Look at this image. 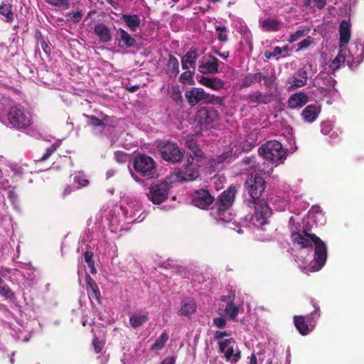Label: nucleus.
I'll return each instance as SVG.
<instances>
[{
    "instance_id": "obj_60",
    "label": "nucleus",
    "mask_w": 364,
    "mask_h": 364,
    "mask_svg": "<svg viewBox=\"0 0 364 364\" xmlns=\"http://www.w3.org/2000/svg\"><path fill=\"white\" fill-rule=\"evenodd\" d=\"M331 124L328 122L322 123L321 124V132L323 134H328L331 130Z\"/></svg>"
},
{
    "instance_id": "obj_16",
    "label": "nucleus",
    "mask_w": 364,
    "mask_h": 364,
    "mask_svg": "<svg viewBox=\"0 0 364 364\" xmlns=\"http://www.w3.org/2000/svg\"><path fill=\"white\" fill-rule=\"evenodd\" d=\"M78 280L80 284L85 281L87 285V291L90 297L99 299L100 291L96 283L92 279L90 275L84 272L81 268L78 269Z\"/></svg>"
},
{
    "instance_id": "obj_49",
    "label": "nucleus",
    "mask_w": 364,
    "mask_h": 364,
    "mask_svg": "<svg viewBox=\"0 0 364 364\" xmlns=\"http://www.w3.org/2000/svg\"><path fill=\"white\" fill-rule=\"evenodd\" d=\"M75 182L78 185V188L85 187L89 183L88 180L85 178V176L81 173L75 176Z\"/></svg>"
},
{
    "instance_id": "obj_47",
    "label": "nucleus",
    "mask_w": 364,
    "mask_h": 364,
    "mask_svg": "<svg viewBox=\"0 0 364 364\" xmlns=\"http://www.w3.org/2000/svg\"><path fill=\"white\" fill-rule=\"evenodd\" d=\"M209 168L207 172L211 175L216 170L219 169L222 166V161H208Z\"/></svg>"
},
{
    "instance_id": "obj_64",
    "label": "nucleus",
    "mask_w": 364,
    "mask_h": 364,
    "mask_svg": "<svg viewBox=\"0 0 364 364\" xmlns=\"http://www.w3.org/2000/svg\"><path fill=\"white\" fill-rule=\"evenodd\" d=\"M257 358L255 354H252L250 356V364H257Z\"/></svg>"
},
{
    "instance_id": "obj_54",
    "label": "nucleus",
    "mask_w": 364,
    "mask_h": 364,
    "mask_svg": "<svg viewBox=\"0 0 364 364\" xmlns=\"http://www.w3.org/2000/svg\"><path fill=\"white\" fill-rule=\"evenodd\" d=\"M230 335V331H218L215 332L214 338L215 340H218V342L219 341L223 340V338L224 336H228Z\"/></svg>"
},
{
    "instance_id": "obj_4",
    "label": "nucleus",
    "mask_w": 364,
    "mask_h": 364,
    "mask_svg": "<svg viewBox=\"0 0 364 364\" xmlns=\"http://www.w3.org/2000/svg\"><path fill=\"white\" fill-rule=\"evenodd\" d=\"M7 119L11 126L16 129H26L32 122L30 112L20 105L9 108Z\"/></svg>"
},
{
    "instance_id": "obj_2",
    "label": "nucleus",
    "mask_w": 364,
    "mask_h": 364,
    "mask_svg": "<svg viewBox=\"0 0 364 364\" xmlns=\"http://www.w3.org/2000/svg\"><path fill=\"white\" fill-rule=\"evenodd\" d=\"M272 168L269 170L255 171L252 172L245 183V191L249 195L252 200L259 199L265 189V179L264 176L269 174Z\"/></svg>"
},
{
    "instance_id": "obj_37",
    "label": "nucleus",
    "mask_w": 364,
    "mask_h": 364,
    "mask_svg": "<svg viewBox=\"0 0 364 364\" xmlns=\"http://www.w3.org/2000/svg\"><path fill=\"white\" fill-rule=\"evenodd\" d=\"M187 147L191 151V157L193 159L194 157L201 158L203 156V151L199 148L197 142L194 139H190L186 141Z\"/></svg>"
},
{
    "instance_id": "obj_1",
    "label": "nucleus",
    "mask_w": 364,
    "mask_h": 364,
    "mask_svg": "<svg viewBox=\"0 0 364 364\" xmlns=\"http://www.w3.org/2000/svg\"><path fill=\"white\" fill-rule=\"evenodd\" d=\"M291 239L294 242L303 248L311 246L312 244L315 246L314 261L309 265H306L304 262L299 264L302 271L306 273L317 272L324 266L327 258V248L326 244L318 237L313 234L302 235L299 232H293Z\"/></svg>"
},
{
    "instance_id": "obj_52",
    "label": "nucleus",
    "mask_w": 364,
    "mask_h": 364,
    "mask_svg": "<svg viewBox=\"0 0 364 364\" xmlns=\"http://www.w3.org/2000/svg\"><path fill=\"white\" fill-rule=\"evenodd\" d=\"M311 43H312V41L309 39V38H305V39L302 40L301 41H300L297 44V46H298L299 50H304V49H306L308 47H309Z\"/></svg>"
},
{
    "instance_id": "obj_51",
    "label": "nucleus",
    "mask_w": 364,
    "mask_h": 364,
    "mask_svg": "<svg viewBox=\"0 0 364 364\" xmlns=\"http://www.w3.org/2000/svg\"><path fill=\"white\" fill-rule=\"evenodd\" d=\"M46 1L48 4H50L51 6H58V7L65 6L67 8L69 6L68 0H46Z\"/></svg>"
},
{
    "instance_id": "obj_57",
    "label": "nucleus",
    "mask_w": 364,
    "mask_h": 364,
    "mask_svg": "<svg viewBox=\"0 0 364 364\" xmlns=\"http://www.w3.org/2000/svg\"><path fill=\"white\" fill-rule=\"evenodd\" d=\"M92 343H93L95 352L100 353L103 347V343L100 341H98L96 338H94Z\"/></svg>"
},
{
    "instance_id": "obj_55",
    "label": "nucleus",
    "mask_w": 364,
    "mask_h": 364,
    "mask_svg": "<svg viewBox=\"0 0 364 364\" xmlns=\"http://www.w3.org/2000/svg\"><path fill=\"white\" fill-rule=\"evenodd\" d=\"M69 15L70 16V19L75 23L79 22L82 16V14L80 11L74 12L70 14Z\"/></svg>"
},
{
    "instance_id": "obj_13",
    "label": "nucleus",
    "mask_w": 364,
    "mask_h": 364,
    "mask_svg": "<svg viewBox=\"0 0 364 364\" xmlns=\"http://www.w3.org/2000/svg\"><path fill=\"white\" fill-rule=\"evenodd\" d=\"M223 307L225 315L232 320L235 319L242 309L240 303L235 301V296L232 294L221 299L220 310L222 311Z\"/></svg>"
},
{
    "instance_id": "obj_23",
    "label": "nucleus",
    "mask_w": 364,
    "mask_h": 364,
    "mask_svg": "<svg viewBox=\"0 0 364 364\" xmlns=\"http://www.w3.org/2000/svg\"><path fill=\"white\" fill-rule=\"evenodd\" d=\"M15 17L13 5L8 1H2L0 4V20L11 24L14 21Z\"/></svg>"
},
{
    "instance_id": "obj_53",
    "label": "nucleus",
    "mask_w": 364,
    "mask_h": 364,
    "mask_svg": "<svg viewBox=\"0 0 364 364\" xmlns=\"http://www.w3.org/2000/svg\"><path fill=\"white\" fill-rule=\"evenodd\" d=\"M213 324L219 328H224L226 325L225 319L223 317H218L213 319Z\"/></svg>"
},
{
    "instance_id": "obj_45",
    "label": "nucleus",
    "mask_w": 364,
    "mask_h": 364,
    "mask_svg": "<svg viewBox=\"0 0 364 364\" xmlns=\"http://www.w3.org/2000/svg\"><path fill=\"white\" fill-rule=\"evenodd\" d=\"M309 31V28L297 30L295 33L289 36L288 42L291 43L296 41L299 38L304 36Z\"/></svg>"
},
{
    "instance_id": "obj_7",
    "label": "nucleus",
    "mask_w": 364,
    "mask_h": 364,
    "mask_svg": "<svg viewBox=\"0 0 364 364\" xmlns=\"http://www.w3.org/2000/svg\"><path fill=\"white\" fill-rule=\"evenodd\" d=\"M185 97L191 107L198 104H213L220 100L218 97L207 93L200 87H191L185 92Z\"/></svg>"
},
{
    "instance_id": "obj_42",
    "label": "nucleus",
    "mask_w": 364,
    "mask_h": 364,
    "mask_svg": "<svg viewBox=\"0 0 364 364\" xmlns=\"http://www.w3.org/2000/svg\"><path fill=\"white\" fill-rule=\"evenodd\" d=\"M171 97L177 105H182L183 98L179 86L176 85L172 87Z\"/></svg>"
},
{
    "instance_id": "obj_25",
    "label": "nucleus",
    "mask_w": 364,
    "mask_h": 364,
    "mask_svg": "<svg viewBox=\"0 0 364 364\" xmlns=\"http://www.w3.org/2000/svg\"><path fill=\"white\" fill-rule=\"evenodd\" d=\"M282 22L271 18L259 21V26L263 32H277L282 28Z\"/></svg>"
},
{
    "instance_id": "obj_36",
    "label": "nucleus",
    "mask_w": 364,
    "mask_h": 364,
    "mask_svg": "<svg viewBox=\"0 0 364 364\" xmlns=\"http://www.w3.org/2000/svg\"><path fill=\"white\" fill-rule=\"evenodd\" d=\"M123 20L132 31H135L140 25V19L136 15H124Z\"/></svg>"
},
{
    "instance_id": "obj_9",
    "label": "nucleus",
    "mask_w": 364,
    "mask_h": 364,
    "mask_svg": "<svg viewBox=\"0 0 364 364\" xmlns=\"http://www.w3.org/2000/svg\"><path fill=\"white\" fill-rule=\"evenodd\" d=\"M156 149L163 159H181L185 152L176 143L168 140L158 141Z\"/></svg>"
},
{
    "instance_id": "obj_39",
    "label": "nucleus",
    "mask_w": 364,
    "mask_h": 364,
    "mask_svg": "<svg viewBox=\"0 0 364 364\" xmlns=\"http://www.w3.org/2000/svg\"><path fill=\"white\" fill-rule=\"evenodd\" d=\"M169 336L167 333H162L161 336L155 341L154 344L151 346V349L154 350H161L166 343L167 342Z\"/></svg>"
},
{
    "instance_id": "obj_34",
    "label": "nucleus",
    "mask_w": 364,
    "mask_h": 364,
    "mask_svg": "<svg viewBox=\"0 0 364 364\" xmlns=\"http://www.w3.org/2000/svg\"><path fill=\"white\" fill-rule=\"evenodd\" d=\"M34 37L36 40L37 45L41 46V48L46 55H49L51 53L50 42L48 41L45 40L40 30L36 31Z\"/></svg>"
},
{
    "instance_id": "obj_11",
    "label": "nucleus",
    "mask_w": 364,
    "mask_h": 364,
    "mask_svg": "<svg viewBox=\"0 0 364 364\" xmlns=\"http://www.w3.org/2000/svg\"><path fill=\"white\" fill-rule=\"evenodd\" d=\"M220 352L224 355L226 361L232 364L236 363L241 358L240 350L232 338H225L218 342Z\"/></svg>"
},
{
    "instance_id": "obj_18",
    "label": "nucleus",
    "mask_w": 364,
    "mask_h": 364,
    "mask_svg": "<svg viewBox=\"0 0 364 364\" xmlns=\"http://www.w3.org/2000/svg\"><path fill=\"white\" fill-rule=\"evenodd\" d=\"M210 216L218 223H230L233 219L230 208L215 205L210 210Z\"/></svg>"
},
{
    "instance_id": "obj_17",
    "label": "nucleus",
    "mask_w": 364,
    "mask_h": 364,
    "mask_svg": "<svg viewBox=\"0 0 364 364\" xmlns=\"http://www.w3.org/2000/svg\"><path fill=\"white\" fill-rule=\"evenodd\" d=\"M307 80L308 74L306 70L304 68H300L287 80V83L290 85L287 90L291 91L304 87L307 84Z\"/></svg>"
},
{
    "instance_id": "obj_3",
    "label": "nucleus",
    "mask_w": 364,
    "mask_h": 364,
    "mask_svg": "<svg viewBox=\"0 0 364 364\" xmlns=\"http://www.w3.org/2000/svg\"><path fill=\"white\" fill-rule=\"evenodd\" d=\"M174 183V181H171L170 176L163 181L153 183L146 193L148 199L154 205L163 203L168 199L171 184Z\"/></svg>"
},
{
    "instance_id": "obj_35",
    "label": "nucleus",
    "mask_w": 364,
    "mask_h": 364,
    "mask_svg": "<svg viewBox=\"0 0 364 364\" xmlns=\"http://www.w3.org/2000/svg\"><path fill=\"white\" fill-rule=\"evenodd\" d=\"M262 73H249L245 76L242 80L241 87H248L255 82H260L262 81Z\"/></svg>"
},
{
    "instance_id": "obj_46",
    "label": "nucleus",
    "mask_w": 364,
    "mask_h": 364,
    "mask_svg": "<svg viewBox=\"0 0 364 364\" xmlns=\"http://www.w3.org/2000/svg\"><path fill=\"white\" fill-rule=\"evenodd\" d=\"M93 254L91 252H85L84 255L85 262L87 263V266L90 268V272L92 274H96L97 270L95 267L94 262L92 259Z\"/></svg>"
},
{
    "instance_id": "obj_33",
    "label": "nucleus",
    "mask_w": 364,
    "mask_h": 364,
    "mask_svg": "<svg viewBox=\"0 0 364 364\" xmlns=\"http://www.w3.org/2000/svg\"><path fill=\"white\" fill-rule=\"evenodd\" d=\"M196 305L193 299H187L181 302V309L178 311L180 315L188 316L196 311Z\"/></svg>"
},
{
    "instance_id": "obj_31",
    "label": "nucleus",
    "mask_w": 364,
    "mask_h": 364,
    "mask_svg": "<svg viewBox=\"0 0 364 364\" xmlns=\"http://www.w3.org/2000/svg\"><path fill=\"white\" fill-rule=\"evenodd\" d=\"M294 324L297 330L302 335H307L314 328V325H308L303 316H295Z\"/></svg>"
},
{
    "instance_id": "obj_32",
    "label": "nucleus",
    "mask_w": 364,
    "mask_h": 364,
    "mask_svg": "<svg viewBox=\"0 0 364 364\" xmlns=\"http://www.w3.org/2000/svg\"><path fill=\"white\" fill-rule=\"evenodd\" d=\"M350 22L343 21L339 26L340 42L343 45L347 44L350 38Z\"/></svg>"
},
{
    "instance_id": "obj_8",
    "label": "nucleus",
    "mask_w": 364,
    "mask_h": 364,
    "mask_svg": "<svg viewBox=\"0 0 364 364\" xmlns=\"http://www.w3.org/2000/svg\"><path fill=\"white\" fill-rule=\"evenodd\" d=\"M200 161H187L183 168L170 175L171 181H192L199 176Z\"/></svg>"
},
{
    "instance_id": "obj_29",
    "label": "nucleus",
    "mask_w": 364,
    "mask_h": 364,
    "mask_svg": "<svg viewBox=\"0 0 364 364\" xmlns=\"http://www.w3.org/2000/svg\"><path fill=\"white\" fill-rule=\"evenodd\" d=\"M199 82L203 85L210 87L214 90H219L224 86L223 80L215 77H202Z\"/></svg>"
},
{
    "instance_id": "obj_12",
    "label": "nucleus",
    "mask_w": 364,
    "mask_h": 364,
    "mask_svg": "<svg viewBox=\"0 0 364 364\" xmlns=\"http://www.w3.org/2000/svg\"><path fill=\"white\" fill-rule=\"evenodd\" d=\"M198 70L202 74H217L219 73V60L210 53L204 54L198 60Z\"/></svg>"
},
{
    "instance_id": "obj_28",
    "label": "nucleus",
    "mask_w": 364,
    "mask_h": 364,
    "mask_svg": "<svg viewBox=\"0 0 364 364\" xmlns=\"http://www.w3.org/2000/svg\"><path fill=\"white\" fill-rule=\"evenodd\" d=\"M247 100H250L251 102L263 105H267L271 102V98L268 95L264 94L259 90L250 92L247 96Z\"/></svg>"
},
{
    "instance_id": "obj_48",
    "label": "nucleus",
    "mask_w": 364,
    "mask_h": 364,
    "mask_svg": "<svg viewBox=\"0 0 364 364\" xmlns=\"http://www.w3.org/2000/svg\"><path fill=\"white\" fill-rule=\"evenodd\" d=\"M217 31H219L218 38L220 42H226L228 39V35L225 33L227 28L225 26H217L215 28Z\"/></svg>"
},
{
    "instance_id": "obj_6",
    "label": "nucleus",
    "mask_w": 364,
    "mask_h": 364,
    "mask_svg": "<svg viewBox=\"0 0 364 364\" xmlns=\"http://www.w3.org/2000/svg\"><path fill=\"white\" fill-rule=\"evenodd\" d=\"M288 149L277 140L267 141L258 149L259 156L264 159H283L287 155Z\"/></svg>"
},
{
    "instance_id": "obj_26",
    "label": "nucleus",
    "mask_w": 364,
    "mask_h": 364,
    "mask_svg": "<svg viewBox=\"0 0 364 364\" xmlns=\"http://www.w3.org/2000/svg\"><path fill=\"white\" fill-rule=\"evenodd\" d=\"M94 31L101 42L108 43L112 41L111 31L105 23H97L95 26Z\"/></svg>"
},
{
    "instance_id": "obj_19",
    "label": "nucleus",
    "mask_w": 364,
    "mask_h": 364,
    "mask_svg": "<svg viewBox=\"0 0 364 364\" xmlns=\"http://www.w3.org/2000/svg\"><path fill=\"white\" fill-rule=\"evenodd\" d=\"M218 117V112L213 108L202 107L196 113V117L200 124H210Z\"/></svg>"
},
{
    "instance_id": "obj_63",
    "label": "nucleus",
    "mask_w": 364,
    "mask_h": 364,
    "mask_svg": "<svg viewBox=\"0 0 364 364\" xmlns=\"http://www.w3.org/2000/svg\"><path fill=\"white\" fill-rule=\"evenodd\" d=\"M134 159H146V160H148V159H153L152 157L149 156H146L145 154H136Z\"/></svg>"
},
{
    "instance_id": "obj_50",
    "label": "nucleus",
    "mask_w": 364,
    "mask_h": 364,
    "mask_svg": "<svg viewBox=\"0 0 364 364\" xmlns=\"http://www.w3.org/2000/svg\"><path fill=\"white\" fill-rule=\"evenodd\" d=\"M60 144L58 143L53 144L50 147L46 149V153L43 155L41 159H48L51 155L57 150Z\"/></svg>"
},
{
    "instance_id": "obj_62",
    "label": "nucleus",
    "mask_w": 364,
    "mask_h": 364,
    "mask_svg": "<svg viewBox=\"0 0 364 364\" xmlns=\"http://www.w3.org/2000/svg\"><path fill=\"white\" fill-rule=\"evenodd\" d=\"M282 53V49L281 48V47L275 46L273 48L272 55L274 57L281 54Z\"/></svg>"
},
{
    "instance_id": "obj_38",
    "label": "nucleus",
    "mask_w": 364,
    "mask_h": 364,
    "mask_svg": "<svg viewBox=\"0 0 364 364\" xmlns=\"http://www.w3.org/2000/svg\"><path fill=\"white\" fill-rule=\"evenodd\" d=\"M346 50L341 49L337 56L332 61L331 68L333 70H338L346 62Z\"/></svg>"
},
{
    "instance_id": "obj_20",
    "label": "nucleus",
    "mask_w": 364,
    "mask_h": 364,
    "mask_svg": "<svg viewBox=\"0 0 364 364\" xmlns=\"http://www.w3.org/2000/svg\"><path fill=\"white\" fill-rule=\"evenodd\" d=\"M198 58V49L195 47H191L181 58L182 68L183 70H188L191 68L195 70L196 67V60Z\"/></svg>"
},
{
    "instance_id": "obj_43",
    "label": "nucleus",
    "mask_w": 364,
    "mask_h": 364,
    "mask_svg": "<svg viewBox=\"0 0 364 364\" xmlns=\"http://www.w3.org/2000/svg\"><path fill=\"white\" fill-rule=\"evenodd\" d=\"M194 75V71L189 70V69L185 70V71L181 75L179 80L183 84L193 82Z\"/></svg>"
},
{
    "instance_id": "obj_10",
    "label": "nucleus",
    "mask_w": 364,
    "mask_h": 364,
    "mask_svg": "<svg viewBox=\"0 0 364 364\" xmlns=\"http://www.w3.org/2000/svg\"><path fill=\"white\" fill-rule=\"evenodd\" d=\"M122 210L125 218L131 222H141L145 215H142L141 205L139 200L132 198H127L124 199Z\"/></svg>"
},
{
    "instance_id": "obj_21",
    "label": "nucleus",
    "mask_w": 364,
    "mask_h": 364,
    "mask_svg": "<svg viewBox=\"0 0 364 364\" xmlns=\"http://www.w3.org/2000/svg\"><path fill=\"white\" fill-rule=\"evenodd\" d=\"M236 192L237 189L235 186H230L228 190L220 194L215 205L230 208L234 202Z\"/></svg>"
},
{
    "instance_id": "obj_27",
    "label": "nucleus",
    "mask_w": 364,
    "mask_h": 364,
    "mask_svg": "<svg viewBox=\"0 0 364 364\" xmlns=\"http://www.w3.org/2000/svg\"><path fill=\"white\" fill-rule=\"evenodd\" d=\"M319 112V107L315 105H309L303 109L301 116L304 122L312 123L317 119Z\"/></svg>"
},
{
    "instance_id": "obj_61",
    "label": "nucleus",
    "mask_w": 364,
    "mask_h": 364,
    "mask_svg": "<svg viewBox=\"0 0 364 364\" xmlns=\"http://www.w3.org/2000/svg\"><path fill=\"white\" fill-rule=\"evenodd\" d=\"M175 362H176V358H175V357L172 356V357L166 358L160 364H175Z\"/></svg>"
},
{
    "instance_id": "obj_58",
    "label": "nucleus",
    "mask_w": 364,
    "mask_h": 364,
    "mask_svg": "<svg viewBox=\"0 0 364 364\" xmlns=\"http://www.w3.org/2000/svg\"><path fill=\"white\" fill-rule=\"evenodd\" d=\"M310 216L314 219V220L316 221L317 219L320 221V224H323V214L322 213L321 211H318L316 213H311L310 214Z\"/></svg>"
},
{
    "instance_id": "obj_40",
    "label": "nucleus",
    "mask_w": 364,
    "mask_h": 364,
    "mask_svg": "<svg viewBox=\"0 0 364 364\" xmlns=\"http://www.w3.org/2000/svg\"><path fill=\"white\" fill-rule=\"evenodd\" d=\"M147 318V316L145 314L133 315L129 318V323L133 328H137L144 323Z\"/></svg>"
},
{
    "instance_id": "obj_59",
    "label": "nucleus",
    "mask_w": 364,
    "mask_h": 364,
    "mask_svg": "<svg viewBox=\"0 0 364 364\" xmlns=\"http://www.w3.org/2000/svg\"><path fill=\"white\" fill-rule=\"evenodd\" d=\"M312 1L314 4V6L320 10L323 9L326 5V0H312Z\"/></svg>"
},
{
    "instance_id": "obj_30",
    "label": "nucleus",
    "mask_w": 364,
    "mask_h": 364,
    "mask_svg": "<svg viewBox=\"0 0 364 364\" xmlns=\"http://www.w3.org/2000/svg\"><path fill=\"white\" fill-rule=\"evenodd\" d=\"M179 72V62L178 59L175 56L170 55L166 65V73L170 77H176Z\"/></svg>"
},
{
    "instance_id": "obj_24",
    "label": "nucleus",
    "mask_w": 364,
    "mask_h": 364,
    "mask_svg": "<svg viewBox=\"0 0 364 364\" xmlns=\"http://www.w3.org/2000/svg\"><path fill=\"white\" fill-rule=\"evenodd\" d=\"M309 100V97L304 92H299L291 95L287 100V107L290 109L301 108L304 106Z\"/></svg>"
},
{
    "instance_id": "obj_41",
    "label": "nucleus",
    "mask_w": 364,
    "mask_h": 364,
    "mask_svg": "<svg viewBox=\"0 0 364 364\" xmlns=\"http://www.w3.org/2000/svg\"><path fill=\"white\" fill-rule=\"evenodd\" d=\"M276 79L274 73L266 75L262 74V80H264V85L267 90H272L274 87Z\"/></svg>"
},
{
    "instance_id": "obj_44",
    "label": "nucleus",
    "mask_w": 364,
    "mask_h": 364,
    "mask_svg": "<svg viewBox=\"0 0 364 364\" xmlns=\"http://www.w3.org/2000/svg\"><path fill=\"white\" fill-rule=\"evenodd\" d=\"M85 117L88 119L87 124L93 127H101L103 129L105 128V124L103 121L95 116L85 114Z\"/></svg>"
},
{
    "instance_id": "obj_14",
    "label": "nucleus",
    "mask_w": 364,
    "mask_h": 364,
    "mask_svg": "<svg viewBox=\"0 0 364 364\" xmlns=\"http://www.w3.org/2000/svg\"><path fill=\"white\" fill-rule=\"evenodd\" d=\"M133 168L141 176L148 178L158 176L154 161H133Z\"/></svg>"
},
{
    "instance_id": "obj_15",
    "label": "nucleus",
    "mask_w": 364,
    "mask_h": 364,
    "mask_svg": "<svg viewBox=\"0 0 364 364\" xmlns=\"http://www.w3.org/2000/svg\"><path fill=\"white\" fill-rule=\"evenodd\" d=\"M213 197L205 190L201 189L195 191L191 196L193 205L200 209H205L213 202Z\"/></svg>"
},
{
    "instance_id": "obj_56",
    "label": "nucleus",
    "mask_w": 364,
    "mask_h": 364,
    "mask_svg": "<svg viewBox=\"0 0 364 364\" xmlns=\"http://www.w3.org/2000/svg\"><path fill=\"white\" fill-rule=\"evenodd\" d=\"M277 200H274L275 204L277 205ZM278 201H281V205H277V209L279 211H284L286 210L287 206V202L284 199L278 198Z\"/></svg>"
},
{
    "instance_id": "obj_22",
    "label": "nucleus",
    "mask_w": 364,
    "mask_h": 364,
    "mask_svg": "<svg viewBox=\"0 0 364 364\" xmlns=\"http://www.w3.org/2000/svg\"><path fill=\"white\" fill-rule=\"evenodd\" d=\"M116 40L119 42V46L123 48L135 47L136 41L127 31L123 28H118L116 33Z\"/></svg>"
},
{
    "instance_id": "obj_5",
    "label": "nucleus",
    "mask_w": 364,
    "mask_h": 364,
    "mask_svg": "<svg viewBox=\"0 0 364 364\" xmlns=\"http://www.w3.org/2000/svg\"><path fill=\"white\" fill-rule=\"evenodd\" d=\"M255 202V211L251 217V223L258 230H263L264 226L269 224V218L272 214L267 202L264 199L253 200Z\"/></svg>"
}]
</instances>
